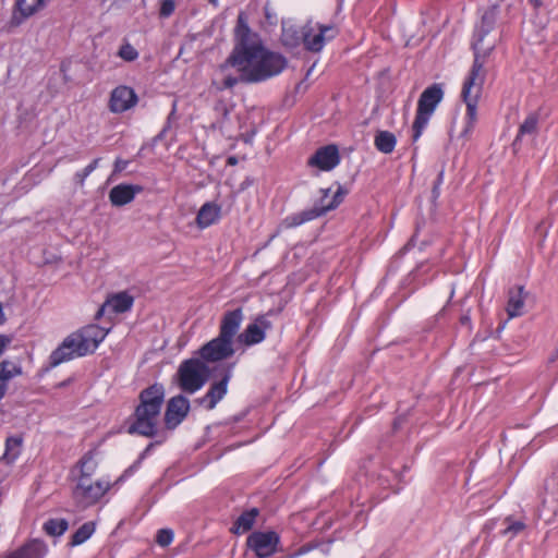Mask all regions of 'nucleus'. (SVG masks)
Masks as SVG:
<instances>
[{"label":"nucleus","instance_id":"16","mask_svg":"<svg viewBox=\"0 0 558 558\" xmlns=\"http://www.w3.org/2000/svg\"><path fill=\"white\" fill-rule=\"evenodd\" d=\"M271 324L265 317H258L254 323L250 324L245 330L239 335L238 339L245 345H253L265 339V332L270 329Z\"/></svg>","mask_w":558,"mask_h":558},{"label":"nucleus","instance_id":"45","mask_svg":"<svg viewBox=\"0 0 558 558\" xmlns=\"http://www.w3.org/2000/svg\"><path fill=\"white\" fill-rule=\"evenodd\" d=\"M153 447V444H149V446L146 448V450L144 451V453L142 454V457L140 458V460L137 461V463L134 465V468L141 462V460L143 459L144 454ZM133 469L130 468L129 470L125 471V473L130 472L131 470Z\"/></svg>","mask_w":558,"mask_h":558},{"label":"nucleus","instance_id":"11","mask_svg":"<svg viewBox=\"0 0 558 558\" xmlns=\"http://www.w3.org/2000/svg\"><path fill=\"white\" fill-rule=\"evenodd\" d=\"M279 543V536L276 532H254L247 537V546L254 550L258 558L271 556Z\"/></svg>","mask_w":558,"mask_h":558},{"label":"nucleus","instance_id":"51","mask_svg":"<svg viewBox=\"0 0 558 558\" xmlns=\"http://www.w3.org/2000/svg\"><path fill=\"white\" fill-rule=\"evenodd\" d=\"M313 68H314V64L308 68L307 74H310V72L313 70Z\"/></svg>","mask_w":558,"mask_h":558},{"label":"nucleus","instance_id":"23","mask_svg":"<svg viewBox=\"0 0 558 558\" xmlns=\"http://www.w3.org/2000/svg\"><path fill=\"white\" fill-rule=\"evenodd\" d=\"M524 303L525 293L522 287L510 290L506 307L509 318L521 316L524 311Z\"/></svg>","mask_w":558,"mask_h":558},{"label":"nucleus","instance_id":"47","mask_svg":"<svg viewBox=\"0 0 558 558\" xmlns=\"http://www.w3.org/2000/svg\"><path fill=\"white\" fill-rule=\"evenodd\" d=\"M307 165L311 166V167H314V154H312L308 158H307Z\"/></svg>","mask_w":558,"mask_h":558},{"label":"nucleus","instance_id":"12","mask_svg":"<svg viewBox=\"0 0 558 558\" xmlns=\"http://www.w3.org/2000/svg\"><path fill=\"white\" fill-rule=\"evenodd\" d=\"M46 3L47 0H15L11 19L7 24L8 31L19 27L25 20L43 10Z\"/></svg>","mask_w":558,"mask_h":558},{"label":"nucleus","instance_id":"7","mask_svg":"<svg viewBox=\"0 0 558 558\" xmlns=\"http://www.w3.org/2000/svg\"><path fill=\"white\" fill-rule=\"evenodd\" d=\"M441 99L442 90L438 85H433L422 93L417 102L416 118L413 123V141L420 138Z\"/></svg>","mask_w":558,"mask_h":558},{"label":"nucleus","instance_id":"43","mask_svg":"<svg viewBox=\"0 0 558 558\" xmlns=\"http://www.w3.org/2000/svg\"><path fill=\"white\" fill-rule=\"evenodd\" d=\"M128 166V161L122 159H117L114 162V172L123 171Z\"/></svg>","mask_w":558,"mask_h":558},{"label":"nucleus","instance_id":"25","mask_svg":"<svg viewBox=\"0 0 558 558\" xmlns=\"http://www.w3.org/2000/svg\"><path fill=\"white\" fill-rule=\"evenodd\" d=\"M480 99H463L466 106L465 122L461 135L468 137L477 122V104Z\"/></svg>","mask_w":558,"mask_h":558},{"label":"nucleus","instance_id":"27","mask_svg":"<svg viewBox=\"0 0 558 558\" xmlns=\"http://www.w3.org/2000/svg\"><path fill=\"white\" fill-rule=\"evenodd\" d=\"M23 438L21 436H10L5 440V451L2 459L8 463L14 462L21 453Z\"/></svg>","mask_w":558,"mask_h":558},{"label":"nucleus","instance_id":"20","mask_svg":"<svg viewBox=\"0 0 558 558\" xmlns=\"http://www.w3.org/2000/svg\"><path fill=\"white\" fill-rule=\"evenodd\" d=\"M221 216V206L214 202L205 203L196 215V225L199 229H206L216 223Z\"/></svg>","mask_w":558,"mask_h":558},{"label":"nucleus","instance_id":"32","mask_svg":"<svg viewBox=\"0 0 558 558\" xmlns=\"http://www.w3.org/2000/svg\"><path fill=\"white\" fill-rule=\"evenodd\" d=\"M314 218V209L304 210L287 217L283 220V225L287 228L298 227L305 221H310Z\"/></svg>","mask_w":558,"mask_h":558},{"label":"nucleus","instance_id":"8","mask_svg":"<svg viewBox=\"0 0 558 558\" xmlns=\"http://www.w3.org/2000/svg\"><path fill=\"white\" fill-rule=\"evenodd\" d=\"M314 28L308 21L300 25L290 21L282 22L281 43L284 47L293 49L303 46L305 50H314Z\"/></svg>","mask_w":558,"mask_h":558},{"label":"nucleus","instance_id":"39","mask_svg":"<svg viewBox=\"0 0 558 558\" xmlns=\"http://www.w3.org/2000/svg\"><path fill=\"white\" fill-rule=\"evenodd\" d=\"M174 11V2L172 0H163L161 2V7H160V15L161 16H169L173 13Z\"/></svg>","mask_w":558,"mask_h":558},{"label":"nucleus","instance_id":"13","mask_svg":"<svg viewBox=\"0 0 558 558\" xmlns=\"http://www.w3.org/2000/svg\"><path fill=\"white\" fill-rule=\"evenodd\" d=\"M190 411L189 399L182 395L172 397L165 412V425L168 429H174L186 417Z\"/></svg>","mask_w":558,"mask_h":558},{"label":"nucleus","instance_id":"37","mask_svg":"<svg viewBox=\"0 0 558 558\" xmlns=\"http://www.w3.org/2000/svg\"><path fill=\"white\" fill-rule=\"evenodd\" d=\"M525 527L524 523L521 521L510 522L509 525L504 531L505 535H510V537L515 536Z\"/></svg>","mask_w":558,"mask_h":558},{"label":"nucleus","instance_id":"10","mask_svg":"<svg viewBox=\"0 0 558 558\" xmlns=\"http://www.w3.org/2000/svg\"><path fill=\"white\" fill-rule=\"evenodd\" d=\"M345 195L347 190L338 182L330 187L320 189L316 198V217L336 209Z\"/></svg>","mask_w":558,"mask_h":558},{"label":"nucleus","instance_id":"17","mask_svg":"<svg viewBox=\"0 0 558 558\" xmlns=\"http://www.w3.org/2000/svg\"><path fill=\"white\" fill-rule=\"evenodd\" d=\"M340 163V153L337 145L330 144L316 149V169L331 171Z\"/></svg>","mask_w":558,"mask_h":558},{"label":"nucleus","instance_id":"50","mask_svg":"<svg viewBox=\"0 0 558 558\" xmlns=\"http://www.w3.org/2000/svg\"><path fill=\"white\" fill-rule=\"evenodd\" d=\"M208 1H209V3H211L214 5H216L218 3V0H208Z\"/></svg>","mask_w":558,"mask_h":558},{"label":"nucleus","instance_id":"18","mask_svg":"<svg viewBox=\"0 0 558 558\" xmlns=\"http://www.w3.org/2000/svg\"><path fill=\"white\" fill-rule=\"evenodd\" d=\"M242 320L243 314L241 308L225 313L220 324L219 336L233 342V338L238 333Z\"/></svg>","mask_w":558,"mask_h":558},{"label":"nucleus","instance_id":"46","mask_svg":"<svg viewBox=\"0 0 558 558\" xmlns=\"http://www.w3.org/2000/svg\"><path fill=\"white\" fill-rule=\"evenodd\" d=\"M7 390V386L4 384H0V400L4 397Z\"/></svg>","mask_w":558,"mask_h":558},{"label":"nucleus","instance_id":"19","mask_svg":"<svg viewBox=\"0 0 558 558\" xmlns=\"http://www.w3.org/2000/svg\"><path fill=\"white\" fill-rule=\"evenodd\" d=\"M142 190L143 187L140 185L118 184L109 192V199L113 206H124L131 203Z\"/></svg>","mask_w":558,"mask_h":558},{"label":"nucleus","instance_id":"2","mask_svg":"<svg viewBox=\"0 0 558 558\" xmlns=\"http://www.w3.org/2000/svg\"><path fill=\"white\" fill-rule=\"evenodd\" d=\"M140 404L135 408L133 420L128 427L129 434L154 437L165 399V388L154 384L140 393Z\"/></svg>","mask_w":558,"mask_h":558},{"label":"nucleus","instance_id":"34","mask_svg":"<svg viewBox=\"0 0 558 558\" xmlns=\"http://www.w3.org/2000/svg\"><path fill=\"white\" fill-rule=\"evenodd\" d=\"M538 125V116L535 113L529 114L521 123L519 129V136L525 134H534Z\"/></svg>","mask_w":558,"mask_h":558},{"label":"nucleus","instance_id":"38","mask_svg":"<svg viewBox=\"0 0 558 558\" xmlns=\"http://www.w3.org/2000/svg\"><path fill=\"white\" fill-rule=\"evenodd\" d=\"M263 10H264V16H265L266 21L268 22V24H270V25L277 24V20H278L277 14L274 11L269 1H267L265 3Z\"/></svg>","mask_w":558,"mask_h":558},{"label":"nucleus","instance_id":"31","mask_svg":"<svg viewBox=\"0 0 558 558\" xmlns=\"http://www.w3.org/2000/svg\"><path fill=\"white\" fill-rule=\"evenodd\" d=\"M68 530L65 519H49L44 524V531L51 536H60Z\"/></svg>","mask_w":558,"mask_h":558},{"label":"nucleus","instance_id":"21","mask_svg":"<svg viewBox=\"0 0 558 558\" xmlns=\"http://www.w3.org/2000/svg\"><path fill=\"white\" fill-rule=\"evenodd\" d=\"M134 299L128 292H119L111 295L99 308L97 318L100 317L107 308L113 313H124L131 310Z\"/></svg>","mask_w":558,"mask_h":558},{"label":"nucleus","instance_id":"52","mask_svg":"<svg viewBox=\"0 0 558 558\" xmlns=\"http://www.w3.org/2000/svg\"><path fill=\"white\" fill-rule=\"evenodd\" d=\"M5 558H11L9 555Z\"/></svg>","mask_w":558,"mask_h":558},{"label":"nucleus","instance_id":"14","mask_svg":"<svg viewBox=\"0 0 558 558\" xmlns=\"http://www.w3.org/2000/svg\"><path fill=\"white\" fill-rule=\"evenodd\" d=\"M137 102V96L135 92L128 86H118L111 92L109 108L114 113H121Z\"/></svg>","mask_w":558,"mask_h":558},{"label":"nucleus","instance_id":"15","mask_svg":"<svg viewBox=\"0 0 558 558\" xmlns=\"http://www.w3.org/2000/svg\"><path fill=\"white\" fill-rule=\"evenodd\" d=\"M229 379L230 373L228 372L219 381L211 384L207 393L198 398L196 402L207 410H213L227 395Z\"/></svg>","mask_w":558,"mask_h":558},{"label":"nucleus","instance_id":"4","mask_svg":"<svg viewBox=\"0 0 558 558\" xmlns=\"http://www.w3.org/2000/svg\"><path fill=\"white\" fill-rule=\"evenodd\" d=\"M97 469V461L88 452L83 456L77 465L78 476L73 487L72 496L75 502L83 507L96 504L111 487L107 480L93 481L92 475Z\"/></svg>","mask_w":558,"mask_h":558},{"label":"nucleus","instance_id":"29","mask_svg":"<svg viewBox=\"0 0 558 558\" xmlns=\"http://www.w3.org/2000/svg\"><path fill=\"white\" fill-rule=\"evenodd\" d=\"M95 532V523L86 522L82 526L77 529V531L72 535L70 545L78 546L86 542Z\"/></svg>","mask_w":558,"mask_h":558},{"label":"nucleus","instance_id":"1","mask_svg":"<svg viewBox=\"0 0 558 558\" xmlns=\"http://www.w3.org/2000/svg\"><path fill=\"white\" fill-rule=\"evenodd\" d=\"M226 63L236 70L242 83L255 84L279 75L287 59L268 49L260 36L253 32L244 12H240L234 27V45Z\"/></svg>","mask_w":558,"mask_h":558},{"label":"nucleus","instance_id":"24","mask_svg":"<svg viewBox=\"0 0 558 558\" xmlns=\"http://www.w3.org/2000/svg\"><path fill=\"white\" fill-rule=\"evenodd\" d=\"M495 20H496L495 9H490L483 14L481 24L477 26L476 32H475L473 46L478 41L480 37L483 38L484 45H487V43L489 40L496 41V38L488 37V34L494 26Z\"/></svg>","mask_w":558,"mask_h":558},{"label":"nucleus","instance_id":"40","mask_svg":"<svg viewBox=\"0 0 558 558\" xmlns=\"http://www.w3.org/2000/svg\"><path fill=\"white\" fill-rule=\"evenodd\" d=\"M92 172L90 171H87V167H85L82 171H77L75 174H74V182L80 185V186H83L84 185V182H85V179Z\"/></svg>","mask_w":558,"mask_h":558},{"label":"nucleus","instance_id":"48","mask_svg":"<svg viewBox=\"0 0 558 558\" xmlns=\"http://www.w3.org/2000/svg\"><path fill=\"white\" fill-rule=\"evenodd\" d=\"M530 2L533 4L534 8H539L542 4L541 0H530Z\"/></svg>","mask_w":558,"mask_h":558},{"label":"nucleus","instance_id":"35","mask_svg":"<svg viewBox=\"0 0 558 558\" xmlns=\"http://www.w3.org/2000/svg\"><path fill=\"white\" fill-rule=\"evenodd\" d=\"M118 56L126 62H132L138 58V51L130 43H124L120 47Z\"/></svg>","mask_w":558,"mask_h":558},{"label":"nucleus","instance_id":"49","mask_svg":"<svg viewBox=\"0 0 558 558\" xmlns=\"http://www.w3.org/2000/svg\"><path fill=\"white\" fill-rule=\"evenodd\" d=\"M228 163H229V165H235V163H236V159H235V157H230V158L228 159Z\"/></svg>","mask_w":558,"mask_h":558},{"label":"nucleus","instance_id":"30","mask_svg":"<svg viewBox=\"0 0 558 558\" xmlns=\"http://www.w3.org/2000/svg\"><path fill=\"white\" fill-rule=\"evenodd\" d=\"M337 34L338 31L333 25L319 26L318 34H316V52L323 48L325 43L333 39Z\"/></svg>","mask_w":558,"mask_h":558},{"label":"nucleus","instance_id":"28","mask_svg":"<svg viewBox=\"0 0 558 558\" xmlns=\"http://www.w3.org/2000/svg\"><path fill=\"white\" fill-rule=\"evenodd\" d=\"M374 142L376 148L384 154H390L395 149L397 143L396 136L388 131L378 132Z\"/></svg>","mask_w":558,"mask_h":558},{"label":"nucleus","instance_id":"41","mask_svg":"<svg viewBox=\"0 0 558 558\" xmlns=\"http://www.w3.org/2000/svg\"><path fill=\"white\" fill-rule=\"evenodd\" d=\"M239 82H242L241 81V76L239 75L238 77L235 76H227L223 81V85L225 87L227 88H232L233 86H235Z\"/></svg>","mask_w":558,"mask_h":558},{"label":"nucleus","instance_id":"36","mask_svg":"<svg viewBox=\"0 0 558 558\" xmlns=\"http://www.w3.org/2000/svg\"><path fill=\"white\" fill-rule=\"evenodd\" d=\"M173 541V532L170 529H161L157 533L156 542L161 547H166Z\"/></svg>","mask_w":558,"mask_h":558},{"label":"nucleus","instance_id":"33","mask_svg":"<svg viewBox=\"0 0 558 558\" xmlns=\"http://www.w3.org/2000/svg\"><path fill=\"white\" fill-rule=\"evenodd\" d=\"M21 373V367L10 361H2L0 363V380L2 383L10 380L11 378H13L16 375H20Z\"/></svg>","mask_w":558,"mask_h":558},{"label":"nucleus","instance_id":"22","mask_svg":"<svg viewBox=\"0 0 558 558\" xmlns=\"http://www.w3.org/2000/svg\"><path fill=\"white\" fill-rule=\"evenodd\" d=\"M47 554V546L44 542L34 539L17 550L12 551L11 558H44Z\"/></svg>","mask_w":558,"mask_h":558},{"label":"nucleus","instance_id":"6","mask_svg":"<svg viewBox=\"0 0 558 558\" xmlns=\"http://www.w3.org/2000/svg\"><path fill=\"white\" fill-rule=\"evenodd\" d=\"M210 374L209 367L199 359H190L181 363L178 369L180 388L194 393L199 390L208 380Z\"/></svg>","mask_w":558,"mask_h":558},{"label":"nucleus","instance_id":"44","mask_svg":"<svg viewBox=\"0 0 558 558\" xmlns=\"http://www.w3.org/2000/svg\"><path fill=\"white\" fill-rule=\"evenodd\" d=\"M99 161H100V158L94 159L88 166H86L87 171L93 172L98 167Z\"/></svg>","mask_w":558,"mask_h":558},{"label":"nucleus","instance_id":"3","mask_svg":"<svg viewBox=\"0 0 558 558\" xmlns=\"http://www.w3.org/2000/svg\"><path fill=\"white\" fill-rule=\"evenodd\" d=\"M107 336V331L97 325H88L69 335L51 352L49 362L52 367L74 357L94 353Z\"/></svg>","mask_w":558,"mask_h":558},{"label":"nucleus","instance_id":"5","mask_svg":"<svg viewBox=\"0 0 558 558\" xmlns=\"http://www.w3.org/2000/svg\"><path fill=\"white\" fill-rule=\"evenodd\" d=\"M494 47L495 40H489L487 45H484L482 37H480L478 41L474 45V62L462 86L461 95L463 99L471 100L481 98L486 80L484 62Z\"/></svg>","mask_w":558,"mask_h":558},{"label":"nucleus","instance_id":"42","mask_svg":"<svg viewBox=\"0 0 558 558\" xmlns=\"http://www.w3.org/2000/svg\"><path fill=\"white\" fill-rule=\"evenodd\" d=\"M11 342V338L4 335H0V355L3 353L7 345Z\"/></svg>","mask_w":558,"mask_h":558},{"label":"nucleus","instance_id":"9","mask_svg":"<svg viewBox=\"0 0 558 558\" xmlns=\"http://www.w3.org/2000/svg\"><path fill=\"white\" fill-rule=\"evenodd\" d=\"M199 354L204 362L214 363L227 360L234 354L233 342L218 335L201 348Z\"/></svg>","mask_w":558,"mask_h":558},{"label":"nucleus","instance_id":"26","mask_svg":"<svg viewBox=\"0 0 558 558\" xmlns=\"http://www.w3.org/2000/svg\"><path fill=\"white\" fill-rule=\"evenodd\" d=\"M257 515L258 510L256 508H252L251 510L243 512L234 522L233 526L231 527V532L234 534H240L250 531Z\"/></svg>","mask_w":558,"mask_h":558}]
</instances>
